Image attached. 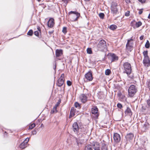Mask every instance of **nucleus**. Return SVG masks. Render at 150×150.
Here are the masks:
<instances>
[{
    "mask_svg": "<svg viewBox=\"0 0 150 150\" xmlns=\"http://www.w3.org/2000/svg\"><path fill=\"white\" fill-rule=\"evenodd\" d=\"M123 67L124 69L123 73L126 74L128 77L131 79H133V75H131L132 70L131 64L128 62H124L123 64Z\"/></svg>",
    "mask_w": 150,
    "mask_h": 150,
    "instance_id": "nucleus-1",
    "label": "nucleus"
},
{
    "mask_svg": "<svg viewBox=\"0 0 150 150\" xmlns=\"http://www.w3.org/2000/svg\"><path fill=\"white\" fill-rule=\"evenodd\" d=\"M137 91V87L135 86L131 85L128 88V93L129 97H133Z\"/></svg>",
    "mask_w": 150,
    "mask_h": 150,
    "instance_id": "nucleus-2",
    "label": "nucleus"
},
{
    "mask_svg": "<svg viewBox=\"0 0 150 150\" xmlns=\"http://www.w3.org/2000/svg\"><path fill=\"white\" fill-rule=\"evenodd\" d=\"M97 47L98 50L101 51L107 50V48L106 42L103 40H100L97 45Z\"/></svg>",
    "mask_w": 150,
    "mask_h": 150,
    "instance_id": "nucleus-3",
    "label": "nucleus"
},
{
    "mask_svg": "<svg viewBox=\"0 0 150 150\" xmlns=\"http://www.w3.org/2000/svg\"><path fill=\"white\" fill-rule=\"evenodd\" d=\"M117 4L116 3H112L111 6V12L114 15H116L117 13L118 10L117 7Z\"/></svg>",
    "mask_w": 150,
    "mask_h": 150,
    "instance_id": "nucleus-4",
    "label": "nucleus"
},
{
    "mask_svg": "<svg viewBox=\"0 0 150 150\" xmlns=\"http://www.w3.org/2000/svg\"><path fill=\"white\" fill-rule=\"evenodd\" d=\"M146 102L147 104L146 107L143 106L142 108L143 110H146L148 114H150V98L147 99Z\"/></svg>",
    "mask_w": 150,
    "mask_h": 150,
    "instance_id": "nucleus-5",
    "label": "nucleus"
},
{
    "mask_svg": "<svg viewBox=\"0 0 150 150\" xmlns=\"http://www.w3.org/2000/svg\"><path fill=\"white\" fill-rule=\"evenodd\" d=\"M74 14L73 16L74 18L72 20V21H77L80 16V14L76 11H70L69 13V14Z\"/></svg>",
    "mask_w": 150,
    "mask_h": 150,
    "instance_id": "nucleus-6",
    "label": "nucleus"
},
{
    "mask_svg": "<svg viewBox=\"0 0 150 150\" xmlns=\"http://www.w3.org/2000/svg\"><path fill=\"white\" fill-rule=\"evenodd\" d=\"M93 150H101L100 149V146L99 143L96 142H93L91 145Z\"/></svg>",
    "mask_w": 150,
    "mask_h": 150,
    "instance_id": "nucleus-7",
    "label": "nucleus"
},
{
    "mask_svg": "<svg viewBox=\"0 0 150 150\" xmlns=\"http://www.w3.org/2000/svg\"><path fill=\"white\" fill-rule=\"evenodd\" d=\"M64 74H62L60 78L59 79L58 83H57V85L59 86H62L64 83Z\"/></svg>",
    "mask_w": 150,
    "mask_h": 150,
    "instance_id": "nucleus-8",
    "label": "nucleus"
},
{
    "mask_svg": "<svg viewBox=\"0 0 150 150\" xmlns=\"http://www.w3.org/2000/svg\"><path fill=\"white\" fill-rule=\"evenodd\" d=\"M113 137L114 141L116 143H119L121 141V138L119 134L117 133L114 134Z\"/></svg>",
    "mask_w": 150,
    "mask_h": 150,
    "instance_id": "nucleus-9",
    "label": "nucleus"
},
{
    "mask_svg": "<svg viewBox=\"0 0 150 150\" xmlns=\"http://www.w3.org/2000/svg\"><path fill=\"white\" fill-rule=\"evenodd\" d=\"M85 77L86 79L89 81H91L93 79L92 73L91 71H89L85 75Z\"/></svg>",
    "mask_w": 150,
    "mask_h": 150,
    "instance_id": "nucleus-10",
    "label": "nucleus"
},
{
    "mask_svg": "<svg viewBox=\"0 0 150 150\" xmlns=\"http://www.w3.org/2000/svg\"><path fill=\"white\" fill-rule=\"evenodd\" d=\"M135 24V27L136 28H138L141 26L142 25V23L141 21H139L138 22H135V20H133L130 23L131 25L134 27V25Z\"/></svg>",
    "mask_w": 150,
    "mask_h": 150,
    "instance_id": "nucleus-11",
    "label": "nucleus"
},
{
    "mask_svg": "<svg viewBox=\"0 0 150 150\" xmlns=\"http://www.w3.org/2000/svg\"><path fill=\"white\" fill-rule=\"evenodd\" d=\"M143 63L144 66L148 67L150 66V59L149 58H144Z\"/></svg>",
    "mask_w": 150,
    "mask_h": 150,
    "instance_id": "nucleus-12",
    "label": "nucleus"
},
{
    "mask_svg": "<svg viewBox=\"0 0 150 150\" xmlns=\"http://www.w3.org/2000/svg\"><path fill=\"white\" fill-rule=\"evenodd\" d=\"M72 129L76 133H78L79 130V127L77 122H74L72 125Z\"/></svg>",
    "mask_w": 150,
    "mask_h": 150,
    "instance_id": "nucleus-13",
    "label": "nucleus"
},
{
    "mask_svg": "<svg viewBox=\"0 0 150 150\" xmlns=\"http://www.w3.org/2000/svg\"><path fill=\"white\" fill-rule=\"evenodd\" d=\"M134 137V134L132 133H127L125 136L127 141H129L132 140L133 138Z\"/></svg>",
    "mask_w": 150,
    "mask_h": 150,
    "instance_id": "nucleus-14",
    "label": "nucleus"
},
{
    "mask_svg": "<svg viewBox=\"0 0 150 150\" xmlns=\"http://www.w3.org/2000/svg\"><path fill=\"white\" fill-rule=\"evenodd\" d=\"M110 59L111 62L117 61L118 60V57L114 53L110 54Z\"/></svg>",
    "mask_w": 150,
    "mask_h": 150,
    "instance_id": "nucleus-15",
    "label": "nucleus"
},
{
    "mask_svg": "<svg viewBox=\"0 0 150 150\" xmlns=\"http://www.w3.org/2000/svg\"><path fill=\"white\" fill-rule=\"evenodd\" d=\"M81 101L83 103H85L87 101V97L85 94H83L81 95L80 97Z\"/></svg>",
    "mask_w": 150,
    "mask_h": 150,
    "instance_id": "nucleus-16",
    "label": "nucleus"
},
{
    "mask_svg": "<svg viewBox=\"0 0 150 150\" xmlns=\"http://www.w3.org/2000/svg\"><path fill=\"white\" fill-rule=\"evenodd\" d=\"M54 20L52 18L50 19L47 23L48 26L50 28L52 27L54 24Z\"/></svg>",
    "mask_w": 150,
    "mask_h": 150,
    "instance_id": "nucleus-17",
    "label": "nucleus"
},
{
    "mask_svg": "<svg viewBox=\"0 0 150 150\" xmlns=\"http://www.w3.org/2000/svg\"><path fill=\"white\" fill-rule=\"evenodd\" d=\"M62 54V50H57L56 51V57H59Z\"/></svg>",
    "mask_w": 150,
    "mask_h": 150,
    "instance_id": "nucleus-18",
    "label": "nucleus"
},
{
    "mask_svg": "<svg viewBox=\"0 0 150 150\" xmlns=\"http://www.w3.org/2000/svg\"><path fill=\"white\" fill-rule=\"evenodd\" d=\"M125 113L126 115H131L132 113L131 109L129 107H127V109L125 112Z\"/></svg>",
    "mask_w": 150,
    "mask_h": 150,
    "instance_id": "nucleus-19",
    "label": "nucleus"
},
{
    "mask_svg": "<svg viewBox=\"0 0 150 150\" xmlns=\"http://www.w3.org/2000/svg\"><path fill=\"white\" fill-rule=\"evenodd\" d=\"M98 112V109L97 107L92 108L91 109V112L93 114H96Z\"/></svg>",
    "mask_w": 150,
    "mask_h": 150,
    "instance_id": "nucleus-20",
    "label": "nucleus"
},
{
    "mask_svg": "<svg viewBox=\"0 0 150 150\" xmlns=\"http://www.w3.org/2000/svg\"><path fill=\"white\" fill-rule=\"evenodd\" d=\"M128 42H127L126 45V50L129 52H131L132 50L133 47L130 45H128Z\"/></svg>",
    "mask_w": 150,
    "mask_h": 150,
    "instance_id": "nucleus-21",
    "label": "nucleus"
},
{
    "mask_svg": "<svg viewBox=\"0 0 150 150\" xmlns=\"http://www.w3.org/2000/svg\"><path fill=\"white\" fill-rule=\"evenodd\" d=\"M149 127V124L147 122H146L145 124H144V126L143 127V129L144 130H147Z\"/></svg>",
    "mask_w": 150,
    "mask_h": 150,
    "instance_id": "nucleus-22",
    "label": "nucleus"
},
{
    "mask_svg": "<svg viewBox=\"0 0 150 150\" xmlns=\"http://www.w3.org/2000/svg\"><path fill=\"white\" fill-rule=\"evenodd\" d=\"M101 150H107V146L106 144L104 143H102V146L101 147Z\"/></svg>",
    "mask_w": 150,
    "mask_h": 150,
    "instance_id": "nucleus-23",
    "label": "nucleus"
},
{
    "mask_svg": "<svg viewBox=\"0 0 150 150\" xmlns=\"http://www.w3.org/2000/svg\"><path fill=\"white\" fill-rule=\"evenodd\" d=\"M27 144L23 142L20 145V147L22 149H24L26 147Z\"/></svg>",
    "mask_w": 150,
    "mask_h": 150,
    "instance_id": "nucleus-24",
    "label": "nucleus"
},
{
    "mask_svg": "<svg viewBox=\"0 0 150 150\" xmlns=\"http://www.w3.org/2000/svg\"><path fill=\"white\" fill-rule=\"evenodd\" d=\"M148 51L147 50L144 51L143 52V54L144 56V58H149L148 55Z\"/></svg>",
    "mask_w": 150,
    "mask_h": 150,
    "instance_id": "nucleus-25",
    "label": "nucleus"
},
{
    "mask_svg": "<svg viewBox=\"0 0 150 150\" xmlns=\"http://www.w3.org/2000/svg\"><path fill=\"white\" fill-rule=\"evenodd\" d=\"M74 105L75 107L76 108L78 109H79L81 108V106L80 104L78 102H75Z\"/></svg>",
    "mask_w": 150,
    "mask_h": 150,
    "instance_id": "nucleus-26",
    "label": "nucleus"
},
{
    "mask_svg": "<svg viewBox=\"0 0 150 150\" xmlns=\"http://www.w3.org/2000/svg\"><path fill=\"white\" fill-rule=\"evenodd\" d=\"M109 28L110 29L114 30L117 28V26L115 25H112L110 26Z\"/></svg>",
    "mask_w": 150,
    "mask_h": 150,
    "instance_id": "nucleus-27",
    "label": "nucleus"
},
{
    "mask_svg": "<svg viewBox=\"0 0 150 150\" xmlns=\"http://www.w3.org/2000/svg\"><path fill=\"white\" fill-rule=\"evenodd\" d=\"M92 147L90 145H88L86 146L85 148V150H93Z\"/></svg>",
    "mask_w": 150,
    "mask_h": 150,
    "instance_id": "nucleus-28",
    "label": "nucleus"
},
{
    "mask_svg": "<svg viewBox=\"0 0 150 150\" xmlns=\"http://www.w3.org/2000/svg\"><path fill=\"white\" fill-rule=\"evenodd\" d=\"M111 73V70L109 69L106 70L105 72V74L106 75H109Z\"/></svg>",
    "mask_w": 150,
    "mask_h": 150,
    "instance_id": "nucleus-29",
    "label": "nucleus"
},
{
    "mask_svg": "<svg viewBox=\"0 0 150 150\" xmlns=\"http://www.w3.org/2000/svg\"><path fill=\"white\" fill-rule=\"evenodd\" d=\"M76 141L77 144V145L79 146V144H81L82 142L80 139L76 138Z\"/></svg>",
    "mask_w": 150,
    "mask_h": 150,
    "instance_id": "nucleus-30",
    "label": "nucleus"
},
{
    "mask_svg": "<svg viewBox=\"0 0 150 150\" xmlns=\"http://www.w3.org/2000/svg\"><path fill=\"white\" fill-rule=\"evenodd\" d=\"M133 40L132 39H131L129 40H127V42H128V45H130L131 46H132V45L133 44V42H132Z\"/></svg>",
    "mask_w": 150,
    "mask_h": 150,
    "instance_id": "nucleus-31",
    "label": "nucleus"
},
{
    "mask_svg": "<svg viewBox=\"0 0 150 150\" xmlns=\"http://www.w3.org/2000/svg\"><path fill=\"white\" fill-rule=\"evenodd\" d=\"M57 107L54 106L53 109L51 110V113H56L57 112Z\"/></svg>",
    "mask_w": 150,
    "mask_h": 150,
    "instance_id": "nucleus-32",
    "label": "nucleus"
},
{
    "mask_svg": "<svg viewBox=\"0 0 150 150\" xmlns=\"http://www.w3.org/2000/svg\"><path fill=\"white\" fill-rule=\"evenodd\" d=\"M150 43L149 41L147 40L145 44V47L146 48H149L150 47Z\"/></svg>",
    "mask_w": 150,
    "mask_h": 150,
    "instance_id": "nucleus-33",
    "label": "nucleus"
},
{
    "mask_svg": "<svg viewBox=\"0 0 150 150\" xmlns=\"http://www.w3.org/2000/svg\"><path fill=\"white\" fill-rule=\"evenodd\" d=\"M87 52L89 54H91L92 53L91 48H88L87 49Z\"/></svg>",
    "mask_w": 150,
    "mask_h": 150,
    "instance_id": "nucleus-34",
    "label": "nucleus"
},
{
    "mask_svg": "<svg viewBox=\"0 0 150 150\" xmlns=\"http://www.w3.org/2000/svg\"><path fill=\"white\" fill-rule=\"evenodd\" d=\"M99 16L100 18L102 19H103L104 18V14L103 13H100Z\"/></svg>",
    "mask_w": 150,
    "mask_h": 150,
    "instance_id": "nucleus-35",
    "label": "nucleus"
},
{
    "mask_svg": "<svg viewBox=\"0 0 150 150\" xmlns=\"http://www.w3.org/2000/svg\"><path fill=\"white\" fill-rule=\"evenodd\" d=\"M33 33V31L32 30H30L28 32L27 34L30 36H32Z\"/></svg>",
    "mask_w": 150,
    "mask_h": 150,
    "instance_id": "nucleus-36",
    "label": "nucleus"
},
{
    "mask_svg": "<svg viewBox=\"0 0 150 150\" xmlns=\"http://www.w3.org/2000/svg\"><path fill=\"white\" fill-rule=\"evenodd\" d=\"M66 83L67 85L68 86H71L72 84V82L69 80L67 81L66 82Z\"/></svg>",
    "mask_w": 150,
    "mask_h": 150,
    "instance_id": "nucleus-37",
    "label": "nucleus"
},
{
    "mask_svg": "<svg viewBox=\"0 0 150 150\" xmlns=\"http://www.w3.org/2000/svg\"><path fill=\"white\" fill-rule=\"evenodd\" d=\"M35 124L33 123L29 126V129H32L33 128L35 127Z\"/></svg>",
    "mask_w": 150,
    "mask_h": 150,
    "instance_id": "nucleus-38",
    "label": "nucleus"
},
{
    "mask_svg": "<svg viewBox=\"0 0 150 150\" xmlns=\"http://www.w3.org/2000/svg\"><path fill=\"white\" fill-rule=\"evenodd\" d=\"M117 106L118 108L120 109H121L123 107L121 103H118L117 104Z\"/></svg>",
    "mask_w": 150,
    "mask_h": 150,
    "instance_id": "nucleus-39",
    "label": "nucleus"
},
{
    "mask_svg": "<svg viewBox=\"0 0 150 150\" xmlns=\"http://www.w3.org/2000/svg\"><path fill=\"white\" fill-rule=\"evenodd\" d=\"M61 102V100L60 99H59L58 100V102L57 103V104L55 105L54 106H55V107H58L59 106V105L60 104Z\"/></svg>",
    "mask_w": 150,
    "mask_h": 150,
    "instance_id": "nucleus-40",
    "label": "nucleus"
},
{
    "mask_svg": "<svg viewBox=\"0 0 150 150\" xmlns=\"http://www.w3.org/2000/svg\"><path fill=\"white\" fill-rule=\"evenodd\" d=\"M39 33L38 31H36L34 32V34L36 36L39 37Z\"/></svg>",
    "mask_w": 150,
    "mask_h": 150,
    "instance_id": "nucleus-41",
    "label": "nucleus"
},
{
    "mask_svg": "<svg viewBox=\"0 0 150 150\" xmlns=\"http://www.w3.org/2000/svg\"><path fill=\"white\" fill-rule=\"evenodd\" d=\"M117 96L119 97H121L122 96V94L120 91H119L118 93Z\"/></svg>",
    "mask_w": 150,
    "mask_h": 150,
    "instance_id": "nucleus-42",
    "label": "nucleus"
},
{
    "mask_svg": "<svg viewBox=\"0 0 150 150\" xmlns=\"http://www.w3.org/2000/svg\"><path fill=\"white\" fill-rule=\"evenodd\" d=\"M62 31L64 34H65V33H66V27H63Z\"/></svg>",
    "mask_w": 150,
    "mask_h": 150,
    "instance_id": "nucleus-43",
    "label": "nucleus"
},
{
    "mask_svg": "<svg viewBox=\"0 0 150 150\" xmlns=\"http://www.w3.org/2000/svg\"><path fill=\"white\" fill-rule=\"evenodd\" d=\"M29 141V138H27L25 139V140L24 141V142L25 143H26L27 144V143Z\"/></svg>",
    "mask_w": 150,
    "mask_h": 150,
    "instance_id": "nucleus-44",
    "label": "nucleus"
},
{
    "mask_svg": "<svg viewBox=\"0 0 150 150\" xmlns=\"http://www.w3.org/2000/svg\"><path fill=\"white\" fill-rule=\"evenodd\" d=\"M32 134L33 135L36 134L37 133V132L35 130L33 131H32Z\"/></svg>",
    "mask_w": 150,
    "mask_h": 150,
    "instance_id": "nucleus-45",
    "label": "nucleus"
},
{
    "mask_svg": "<svg viewBox=\"0 0 150 150\" xmlns=\"http://www.w3.org/2000/svg\"><path fill=\"white\" fill-rule=\"evenodd\" d=\"M140 2L142 3H144L146 1V0H138Z\"/></svg>",
    "mask_w": 150,
    "mask_h": 150,
    "instance_id": "nucleus-46",
    "label": "nucleus"
},
{
    "mask_svg": "<svg viewBox=\"0 0 150 150\" xmlns=\"http://www.w3.org/2000/svg\"><path fill=\"white\" fill-rule=\"evenodd\" d=\"M129 11H128L127 12H126L125 14V16H129Z\"/></svg>",
    "mask_w": 150,
    "mask_h": 150,
    "instance_id": "nucleus-47",
    "label": "nucleus"
},
{
    "mask_svg": "<svg viewBox=\"0 0 150 150\" xmlns=\"http://www.w3.org/2000/svg\"><path fill=\"white\" fill-rule=\"evenodd\" d=\"M143 12V11L142 10V9L140 10H139V15H140Z\"/></svg>",
    "mask_w": 150,
    "mask_h": 150,
    "instance_id": "nucleus-48",
    "label": "nucleus"
},
{
    "mask_svg": "<svg viewBox=\"0 0 150 150\" xmlns=\"http://www.w3.org/2000/svg\"><path fill=\"white\" fill-rule=\"evenodd\" d=\"M144 37V36L143 35H141L140 37V40H142L143 39Z\"/></svg>",
    "mask_w": 150,
    "mask_h": 150,
    "instance_id": "nucleus-49",
    "label": "nucleus"
},
{
    "mask_svg": "<svg viewBox=\"0 0 150 150\" xmlns=\"http://www.w3.org/2000/svg\"><path fill=\"white\" fill-rule=\"evenodd\" d=\"M37 29L39 31L40 33H41L40 28V27H39V26L38 27Z\"/></svg>",
    "mask_w": 150,
    "mask_h": 150,
    "instance_id": "nucleus-50",
    "label": "nucleus"
},
{
    "mask_svg": "<svg viewBox=\"0 0 150 150\" xmlns=\"http://www.w3.org/2000/svg\"><path fill=\"white\" fill-rule=\"evenodd\" d=\"M126 2L127 3H128L130 2V0H125Z\"/></svg>",
    "mask_w": 150,
    "mask_h": 150,
    "instance_id": "nucleus-51",
    "label": "nucleus"
},
{
    "mask_svg": "<svg viewBox=\"0 0 150 150\" xmlns=\"http://www.w3.org/2000/svg\"><path fill=\"white\" fill-rule=\"evenodd\" d=\"M53 33V31H49L48 33L50 35L52 34Z\"/></svg>",
    "mask_w": 150,
    "mask_h": 150,
    "instance_id": "nucleus-52",
    "label": "nucleus"
},
{
    "mask_svg": "<svg viewBox=\"0 0 150 150\" xmlns=\"http://www.w3.org/2000/svg\"><path fill=\"white\" fill-rule=\"evenodd\" d=\"M71 1L70 0H66V5L67 4V3L69 1Z\"/></svg>",
    "mask_w": 150,
    "mask_h": 150,
    "instance_id": "nucleus-53",
    "label": "nucleus"
},
{
    "mask_svg": "<svg viewBox=\"0 0 150 150\" xmlns=\"http://www.w3.org/2000/svg\"><path fill=\"white\" fill-rule=\"evenodd\" d=\"M73 116V115H71V113H70V115H69V118H71V117H72V116Z\"/></svg>",
    "mask_w": 150,
    "mask_h": 150,
    "instance_id": "nucleus-54",
    "label": "nucleus"
},
{
    "mask_svg": "<svg viewBox=\"0 0 150 150\" xmlns=\"http://www.w3.org/2000/svg\"><path fill=\"white\" fill-rule=\"evenodd\" d=\"M148 18H149V19H150V13H149V15H148Z\"/></svg>",
    "mask_w": 150,
    "mask_h": 150,
    "instance_id": "nucleus-55",
    "label": "nucleus"
},
{
    "mask_svg": "<svg viewBox=\"0 0 150 150\" xmlns=\"http://www.w3.org/2000/svg\"><path fill=\"white\" fill-rule=\"evenodd\" d=\"M62 1L63 2H64V3H65V1H66V0H62Z\"/></svg>",
    "mask_w": 150,
    "mask_h": 150,
    "instance_id": "nucleus-56",
    "label": "nucleus"
},
{
    "mask_svg": "<svg viewBox=\"0 0 150 150\" xmlns=\"http://www.w3.org/2000/svg\"><path fill=\"white\" fill-rule=\"evenodd\" d=\"M56 66H55L53 68H54V69H56Z\"/></svg>",
    "mask_w": 150,
    "mask_h": 150,
    "instance_id": "nucleus-57",
    "label": "nucleus"
},
{
    "mask_svg": "<svg viewBox=\"0 0 150 150\" xmlns=\"http://www.w3.org/2000/svg\"><path fill=\"white\" fill-rule=\"evenodd\" d=\"M86 1H89L90 0H84Z\"/></svg>",
    "mask_w": 150,
    "mask_h": 150,
    "instance_id": "nucleus-58",
    "label": "nucleus"
},
{
    "mask_svg": "<svg viewBox=\"0 0 150 150\" xmlns=\"http://www.w3.org/2000/svg\"><path fill=\"white\" fill-rule=\"evenodd\" d=\"M96 116L97 117H98V114H97L96 115Z\"/></svg>",
    "mask_w": 150,
    "mask_h": 150,
    "instance_id": "nucleus-59",
    "label": "nucleus"
},
{
    "mask_svg": "<svg viewBox=\"0 0 150 150\" xmlns=\"http://www.w3.org/2000/svg\"><path fill=\"white\" fill-rule=\"evenodd\" d=\"M122 97H123V98L124 97H125V96H124L123 95H122Z\"/></svg>",
    "mask_w": 150,
    "mask_h": 150,
    "instance_id": "nucleus-60",
    "label": "nucleus"
},
{
    "mask_svg": "<svg viewBox=\"0 0 150 150\" xmlns=\"http://www.w3.org/2000/svg\"><path fill=\"white\" fill-rule=\"evenodd\" d=\"M41 0H38V1H41Z\"/></svg>",
    "mask_w": 150,
    "mask_h": 150,
    "instance_id": "nucleus-61",
    "label": "nucleus"
}]
</instances>
